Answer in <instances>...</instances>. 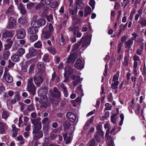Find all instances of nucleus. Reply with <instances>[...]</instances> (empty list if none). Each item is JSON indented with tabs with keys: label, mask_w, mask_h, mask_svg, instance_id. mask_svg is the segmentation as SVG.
Here are the masks:
<instances>
[{
	"label": "nucleus",
	"mask_w": 146,
	"mask_h": 146,
	"mask_svg": "<svg viewBox=\"0 0 146 146\" xmlns=\"http://www.w3.org/2000/svg\"><path fill=\"white\" fill-rule=\"evenodd\" d=\"M31 121L33 125L32 126L33 133L34 134V138L37 140L42 137L43 133L40 130L42 128L41 122L39 119L32 120Z\"/></svg>",
	"instance_id": "1"
},
{
	"label": "nucleus",
	"mask_w": 146,
	"mask_h": 146,
	"mask_svg": "<svg viewBox=\"0 0 146 146\" xmlns=\"http://www.w3.org/2000/svg\"><path fill=\"white\" fill-rule=\"evenodd\" d=\"M47 92V89L45 87L40 88L38 90V94L41 98L40 101H39L40 103L44 104L46 101L47 96L46 94Z\"/></svg>",
	"instance_id": "2"
},
{
	"label": "nucleus",
	"mask_w": 146,
	"mask_h": 146,
	"mask_svg": "<svg viewBox=\"0 0 146 146\" xmlns=\"http://www.w3.org/2000/svg\"><path fill=\"white\" fill-rule=\"evenodd\" d=\"M33 78H31L28 80L27 88L30 94L34 95L35 93V86L33 83Z\"/></svg>",
	"instance_id": "3"
},
{
	"label": "nucleus",
	"mask_w": 146,
	"mask_h": 146,
	"mask_svg": "<svg viewBox=\"0 0 146 146\" xmlns=\"http://www.w3.org/2000/svg\"><path fill=\"white\" fill-rule=\"evenodd\" d=\"M15 34V32L13 31H5L2 33L1 40L3 41L6 40L7 39L11 40Z\"/></svg>",
	"instance_id": "4"
},
{
	"label": "nucleus",
	"mask_w": 146,
	"mask_h": 146,
	"mask_svg": "<svg viewBox=\"0 0 146 146\" xmlns=\"http://www.w3.org/2000/svg\"><path fill=\"white\" fill-rule=\"evenodd\" d=\"M54 29L52 25L50 23L48 27H45L42 31V33L44 34V38H48L51 35V33L53 31Z\"/></svg>",
	"instance_id": "5"
},
{
	"label": "nucleus",
	"mask_w": 146,
	"mask_h": 146,
	"mask_svg": "<svg viewBox=\"0 0 146 146\" xmlns=\"http://www.w3.org/2000/svg\"><path fill=\"white\" fill-rule=\"evenodd\" d=\"M9 69L6 68L3 75V77L5 78L6 82L8 83H11L13 82V77L10 75L8 72Z\"/></svg>",
	"instance_id": "6"
},
{
	"label": "nucleus",
	"mask_w": 146,
	"mask_h": 146,
	"mask_svg": "<svg viewBox=\"0 0 146 146\" xmlns=\"http://www.w3.org/2000/svg\"><path fill=\"white\" fill-rule=\"evenodd\" d=\"M35 83L36 85L40 86L43 81V79L41 76H37L36 74L34 77Z\"/></svg>",
	"instance_id": "7"
},
{
	"label": "nucleus",
	"mask_w": 146,
	"mask_h": 146,
	"mask_svg": "<svg viewBox=\"0 0 146 146\" xmlns=\"http://www.w3.org/2000/svg\"><path fill=\"white\" fill-rule=\"evenodd\" d=\"M16 36L19 39H23L26 36V33L25 30L21 29L17 31Z\"/></svg>",
	"instance_id": "8"
},
{
	"label": "nucleus",
	"mask_w": 146,
	"mask_h": 146,
	"mask_svg": "<svg viewBox=\"0 0 146 146\" xmlns=\"http://www.w3.org/2000/svg\"><path fill=\"white\" fill-rule=\"evenodd\" d=\"M16 22L14 18L11 17L9 18L8 22V28L9 29H13L16 25Z\"/></svg>",
	"instance_id": "9"
},
{
	"label": "nucleus",
	"mask_w": 146,
	"mask_h": 146,
	"mask_svg": "<svg viewBox=\"0 0 146 146\" xmlns=\"http://www.w3.org/2000/svg\"><path fill=\"white\" fill-rule=\"evenodd\" d=\"M72 78L74 80L72 82V83L73 85L75 87L79 83L80 81L82 80V78H80V77L78 76H76L74 74H72Z\"/></svg>",
	"instance_id": "10"
},
{
	"label": "nucleus",
	"mask_w": 146,
	"mask_h": 146,
	"mask_svg": "<svg viewBox=\"0 0 146 146\" xmlns=\"http://www.w3.org/2000/svg\"><path fill=\"white\" fill-rule=\"evenodd\" d=\"M53 91L55 94H54L52 91H50V93L51 94L52 96L53 97L59 98L61 96V93L58 90V89L56 87H54L53 88Z\"/></svg>",
	"instance_id": "11"
},
{
	"label": "nucleus",
	"mask_w": 146,
	"mask_h": 146,
	"mask_svg": "<svg viewBox=\"0 0 146 146\" xmlns=\"http://www.w3.org/2000/svg\"><path fill=\"white\" fill-rule=\"evenodd\" d=\"M109 132L106 131V136L107 138V143L108 146H114V144L112 139L111 137L109 135Z\"/></svg>",
	"instance_id": "12"
},
{
	"label": "nucleus",
	"mask_w": 146,
	"mask_h": 146,
	"mask_svg": "<svg viewBox=\"0 0 146 146\" xmlns=\"http://www.w3.org/2000/svg\"><path fill=\"white\" fill-rule=\"evenodd\" d=\"M79 42H80V44H82V47H84L86 46H87L89 45L90 41H89L87 39L86 36L83 37L82 39V40Z\"/></svg>",
	"instance_id": "13"
},
{
	"label": "nucleus",
	"mask_w": 146,
	"mask_h": 146,
	"mask_svg": "<svg viewBox=\"0 0 146 146\" xmlns=\"http://www.w3.org/2000/svg\"><path fill=\"white\" fill-rule=\"evenodd\" d=\"M8 126L2 122H0V133L1 134H5L6 130L7 129Z\"/></svg>",
	"instance_id": "14"
},
{
	"label": "nucleus",
	"mask_w": 146,
	"mask_h": 146,
	"mask_svg": "<svg viewBox=\"0 0 146 146\" xmlns=\"http://www.w3.org/2000/svg\"><path fill=\"white\" fill-rule=\"evenodd\" d=\"M66 117L69 120L72 122H74L76 119V115L71 112L67 113L66 114Z\"/></svg>",
	"instance_id": "15"
},
{
	"label": "nucleus",
	"mask_w": 146,
	"mask_h": 146,
	"mask_svg": "<svg viewBox=\"0 0 146 146\" xmlns=\"http://www.w3.org/2000/svg\"><path fill=\"white\" fill-rule=\"evenodd\" d=\"M82 64V60L78 58L76 62L74 67L77 69L81 70L84 68V66Z\"/></svg>",
	"instance_id": "16"
},
{
	"label": "nucleus",
	"mask_w": 146,
	"mask_h": 146,
	"mask_svg": "<svg viewBox=\"0 0 146 146\" xmlns=\"http://www.w3.org/2000/svg\"><path fill=\"white\" fill-rule=\"evenodd\" d=\"M64 127L65 128L68 129L69 128H72L73 129L71 130V132L69 134L70 135H72L75 129L74 126L73 125H70V123L69 121H66L64 123Z\"/></svg>",
	"instance_id": "17"
},
{
	"label": "nucleus",
	"mask_w": 146,
	"mask_h": 146,
	"mask_svg": "<svg viewBox=\"0 0 146 146\" xmlns=\"http://www.w3.org/2000/svg\"><path fill=\"white\" fill-rule=\"evenodd\" d=\"M60 79L59 76L57 75L56 72H54L52 75V78L50 82H53L55 81L56 82L58 83L60 82Z\"/></svg>",
	"instance_id": "18"
},
{
	"label": "nucleus",
	"mask_w": 146,
	"mask_h": 146,
	"mask_svg": "<svg viewBox=\"0 0 146 146\" xmlns=\"http://www.w3.org/2000/svg\"><path fill=\"white\" fill-rule=\"evenodd\" d=\"M77 57L76 54L75 53L70 55L68 57L67 60V62L70 63L71 62H74Z\"/></svg>",
	"instance_id": "19"
},
{
	"label": "nucleus",
	"mask_w": 146,
	"mask_h": 146,
	"mask_svg": "<svg viewBox=\"0 0 146 146\" xmlns=\"http://www.w3.org/2000/svg\"><path fill=\"white\" fill-rule=\"evenodd\" d=\"M64 74L66 75H70L72 74L74 72L73 69L68 66H66L65 68Z\"/></svg>",
	"instance_id": "20"
},
{
	"label": "nucleus",
	"mask_w": 146,
	"mask_h": 146,
	"mask_svg": "<svg viewBox=\"0 0 146 146\" xmlns=\"http://www.w3.org/2000/svg\"><path fill=\"white\" fill-rule=\"evenodd\" d=\"M6 42L7 44L5 46L4 49L5 50H7L11 47L13 43V41L10 39H7L6 40Z\"/></svg>",
	"instance_id": "21"
},
{
	"label": "nucleus",
	"mask_w": 146,
	"mask_h": 146,
	"mask_svg": "<svg viewBox=\"0 0 146 146\" xmlns=\"http://www.w3.org/2000/svg\"><path fill=\"white\" fill-rule=\"evenodd\" d=\"M82 0H76V7L79 9H82L84 7V5L82 2Z\"/></svg>",
	"instance_id": "22"
},
{
	"label": "nucleus",
	"mask_w": 146,
	"mask_h": 146,
	"mask_svg": "<svg viewBox=\"0 0 146 146\" xmlns=\"http://www.w3.org/2000/svg\"><path fill=\"white\" fill-rule=\"evenodd\" d=\"M13 6L11 5L8 8V9L5 11V13L7 14L10 15H12L15 13V11L13 9Z\"/></svg>",
	"instance_id": "23"
},
{
	"label": "nucleus",
	"mask_w": 146,
	"mask_h": 146,
	"mask_svg": "<svg viewBox=\"0 0 146 146\" xmlns=\"http://www.w3.org/2000/svg\"><path fill=\"white\" fill-rule=\"evenodd\" d=\"M91 13V9L90 7L89 6H86L85 7L84 11V16L86 17Z\"/></svg>",
	"instance_id": "24"
},
{
	"label": "nucleus",
	"mask_w": 146,
	"mask_h": 146,
	"mask_svg": "<svg viewBox=\"0 0 146 146\" xmlns=\"http://www.w3.org/2000/svg\"><path fill=\"white\" fill-rule=\"evenodd\" d=\"M38 31V30L33 27L29 28L28 29V32L29 34H33Z\"/></svg>",
	"instance_id": "25"
},
{
	"label": "nucleus",
	"mask_w": 146,
	"mask_h": 146,
	"mask_svg": "<svg viewBox=\"0 0 146 146\" xmlns=\"http://www.w3.org/2000/svg\"><path fill=\"white\" fill-rule=\"evenodd\" d=\"M37 20L39 27L44 26L46 24V21L43 18H40Z\"/></svg>",
	"instance_id": "26"
},
{
	"label": "nucleus",
	"mask_w": 146,
	"mask_h": 146,
	"mask_svg": "<svg viewBox=\"0 0 146 146\" xmlns=\"http://www.w3.org/2000/svg\"><path fill=\"white\" fill-rule=\"evenodd\" d=\"M19 56L16 54L13 55L11 56V59L14 62H18L19 61L20 59Z\"/></svg>",
	"instance_id": "27"
},
{
	"label": "nucleus",
	"mask_w": 146,
	"mask_h": 146,
	"mask_svg": "<svg viewBox=\"0 0 146 146\" xmlns=\"http://www.w3.org/2000/svg\"><path fill=\"white\" fill-rule=\"evenodd\" d=\"M82 86V85H80V86L77 88V89L76 90V92L80 96H82L84 95L83 94V90L81 88Z\"/></svg>",
	"instance_id": "28"
},
{
	"label": "nucleus",
	"mask_w": 146,
	"mask_h": 146,
	"mask_svg": "<svg viewBox=\"0 0 146 146\" xmlns=\"http://www.w3.org/2000/svg\"><path fill=\"white\" fill-rule=\"evenodd\" d=\"M29 53L31 56H34L36 54V50L33 48H31L29 49Z\"/></svg>",
	"instance_id": "29"
},
{
	"label": "nucleus",
	"mask_w": 146,
	"mask_h": 146,
	"mask_svg": "<svg viewBox=\"0 0 146 146\" xmlns=\"http://www.w3.org/2000/svg\"><path fill=\"white\" fill-rule=\"evenodd\" d=\"M133 43V41L132 40V39L130 38L125 42V46L128 48H130L132 45Z\"/></svg>",
	"instance_id": "30"
},
{
	"label": "nucleus",
	"mask_w": 146,
	"mask_h": 146,
	"mask_svg": "<svg viewBox=\"0 0 146 146\" xmlns=\"http://www.w3.org/2000/svg\"><path fill=\"white\" fill-rule=\"evenodd\" d=\"M25 52V50L23 48H19L17 51V54L21 56H22Z\"/></svg>",
	"instance_id": "31"
},
{
	"label": "nucleus",
	"mask_w": 146,
	"mask_h": 146,
	"mask_svg": "<svg viewBox=\"0 0 146 146\" xmlns=\"http://www.w3.org/2000/svg\"><path fill=\"white\" fill-rule=\"evenodd\" d=\"M50 122L49 120L47 117L45 118L42 121V123L43 124L46 126H48Z\"/></svg>",
	"instance_id": "32"
},
{
	"label": "nucleus",
	"mask_w": 146,
	"mask_h": 146,
	"mask_svg": "<svg viewBox=\"0 0 146 146\" xmlns=\"http://www.w3.org/2000/svg\"><path fill=\"white\" fill-rule=\"evenodd\" d=\"M48 50L50 53L53 55L56 54V50L54 48L49 47L48 48Z\"/></svg>",
	"instance_id": "33"
},
{
	"label": "nucleus",
	"mask_w": 146,
	"mask_h": 146,
	"mask_svg": "<svg viewBox=\"0 0 146 146\" xmlns=\"http://www.w3.org/2000/svg\"><path fill=\"white\" fill-rule=\"evenodd\" d=\"M38 25L37 20L33 21L31 23V27L36 29L39 27Z\"/></svg>",
	"instance_id": "34"
},
{
	"label": "nucleus",
	"mask_w": 146,
	"mask_h": 146,
	"mask_svg": "<svg viewBox=\"0 0 146 146\" xmlns=\"http://www.w3.org/2000/svg\"><path fill=\"white\" fill-rule=\"evenodd\" d=\"M38 39V36L36 35H33L30 36L29 40L31 42H33L36 40Z\"/></svg>",
	"instance_id": "35"
},
{
	"label": "nucleus",
	"mask_w": 146,
	"mask_h": 146,
	"mask_svg": "<svg viewBox=\"0 0 146 146\" xmlns=\"http://www.w3.org/2000/svg\"><path fill=\"white\" fill-rule=\"evenodd\" d=\"M66 38L65 36L62 34L59 36V41L60 42H63L66 40Z\"/></svg>",
	"instance_id": "36"
},
{
	"label": "nucleus",
	"mask_w": 146,
	"mask_h": 146,
	"mask_svg": "<svg viewBox=\"0 0 146 146\" xmlns=\"http://www.w3.org/2000/svg\"><path fill=\"white\" fill-rule=\"evenodd\" d=\"M80 45V42H78L75 43L73 46L72 51H75L77 50Z\"/></svg>",
	"instance_id": "37"
},
{
	"label": "nucleus",
	"mask_w": 146,
	"mask_h": 146,
	"mask_svg": "<svg viewBox=\"0 0 146 146\" xmlns=\"http://www.w3.org/2000/svg\"><path fill=\"white\" fill-rule=\"evenodd\" d=\"M17 140L19 142V144L22 145L24 143L25 140L23 137L20 135L17 137Z\"/></svg>",
	"instance_id": "38"
},
{
	"label": "nucleus",
	"mask_w": 146,
	"mask_h": 146,
	"mask_svg": "<svg viewBox=\"0 0 146 146\" xmlns=\"http://www.w3.org/2000/svg\"><path fill=\"white\" fill-rule=\"evenodd\" d=\"M113 83H112L111 85V88L114 89H115L117 88L118 85L119 84L118 81H115L113 82Z\"/></svg>",
	"instance_id": "39"
},
{
	"label": "nucleus",
	"mask_w": 146,
	"mask_h": 146,
	"mask_svg": "<svg viewBox=\"0 0 146 146\" xmlns=\"http://www.w3.org/2000/svg\"><path fill=\"white\" fill-rule=\"evenodd\" d=\"M141 26L142 27H145L146 26V19L142 18L139 22Z\"/></svg>",
	"instance_id": "40"
},
{
	"label": "nucleus",
	"mask_w": 146,
	"mask_h": 146,
	"mask_svg": "<svg viewBox=\"0 0 146 146\" xmlns=\"http://www.w3.org/2000/svg\"><path fill=\"white\" fill-rule=\"evenodd\" d=\"M34 46L35 47L38 48H41L42 44L40 41H38L34 44Z\"/></svg>",
	"instance_id": "41"
},
{
	"label": "nucleus",
	"mask_w": 146,
	"mask_h": 146,
	"mask_svg": "<svg viewBox=\"0 0 146 146\" xmlns=\"http://www.w3.org/2000/svg\"><path fill=\"white\" fill-rule=\"evenodd\" d=\"M10 54V52L8 51L4 52L3 53V57L5 59H7Z\"/></svg>",
	"instance_id": "42"
},
{
	"label": "nucleus",
	"mask_w": 146,
	"mask_h": 146,
	"mask_svg": "<svg viewBox=\"0 0 146 146\" xmlns=\"http://www.w3.org/2000/svg\"><path fill=\"white\" fill-rule=\"evenodd\" d=\"M59 3H58L57 1H55L52 2L50 4V7L52 8H55L58 6Z\"/></svg>",
	"instance_id": "43"
},
{
	"label": "nucleus",
	"mask_w": 146,
	"mask_h": 146,
	"mask_svg": "<svg viewBox=\"0 0 146 146\" xmlns=\"http://www.w3.org/2000/svg\"><path fill=\"white\" fill-rule=\"evenodd\" d=\"M9 114L8 112L4 111L2 113V117L3 118L6 119L9 116Z\"/></svg>",
	"instance_id": "44"
},
{
	"label": "nucleus",
	"mask_w": 146,
	"mask_h": 146,
	"mask_svg": "<svg viewBox=\"0 0 146 146\" xmlns=\"http://www.w3.org/2000/svg\"><path fill=\"white\" fill-rule=\"evenodd\" d=\"M36 5L35 6V9L37 10L41 9L43 6V4L42 3H36Z\"/></svg>",
	"instance_id": "45"
},
{
	"label": "nucleus",
	"mask_w": 146,
	"mask_h": 146,
	"mask_svg": "<svg viewBox=\"0 0 146 146\" xmlns=\"http://www.w3.org/2000/svg\"><path fill=\"white\" fill-rule=\"evenodd\" d=\"M26 22V19L25 18H23L22 17L19 18L18 19L19 23L21 24H24Z\"/></svg>",
	"instance_id": "46"
},
{
	"label": "nucleus",
	"mask_w": 146,
	"mask_h": 146,
	"mask_svg": "<svg viewBox=\"0 0 146 146\" xmlns=\"http://www.w3.org/2000/svg\"><path fill=\"white\" fill-rule=\"evenodd\" d=\"M59 84L60 88L62 91L63 92L67 90L66 87L64 84L60 83Z\"/></svg>",
	"instance_id": "47"
},
{
	"label": "nucleus",
	"mask_w": 146,
	"mask_h": 146,
	"mask_svg": "<svg viewBox=\"0 0 146 146\" xmlns=\"http://www.w3.org/2000/svg\"><path fill=\"white\" fill-rule=\"evenodd\" d=\"M94 118V117L92 116L87 121L85 124H87V125H88V126H90V124L92 123L93 122Z\"/></svg>",
	"instance_id": "48"
},
{
	"label": "nucleus",
	"mask_w": 146,
	"mask_h": 146,
	"mask_svg": "<svg viewBox=\"0 0 146 146\" xmlns=\"http://www.w3.org/2000/svg\"><path fill=\"white\" fill-rule=\"evenodd\" d=\"M119 77V74L118 73H117L113 76V82L115 81H118V77Z\"/></svg>",
	"instance_id": "49"
},
{
	"label": "nucleus",
	"mask_w": 146,
	"mask_h": 146,
	"mask_svg": "<svg viewBox=\"0 0 146 146\" xmlns=\"http://www.w3.org/2000/svg\"><path fill=\"white\" fill-rule=\"evenodd\" d=\"M89 146H96V142L95 140L92 139L89 142Z\"/></svg>",
	"instance_id": "50"
},
{
	"label": "nucleus",
	"mask_w": 146,
	"mask_h": 146,
	"mask_svg": "<svg viewBox=\"0 0 146 146\" xmlns=\"http://www.w3.org/2000/svg\"><path fill=\"white\" fill-rule=\"evenodd\" d=\"M120 117L121 120L119 123V125L120 126H121L123 123V121L124 119V116L123 114V113H121L120 115Z\"/></svg>",
	"instance_id": "51"
},
{
	"label": "nucleus",
	"mask_w": 146,
	"mask_h": 146,
	"mask_svg": "<svg viewBox=\"0 0 146 146\" xmlns=\"http://www.w3.org/2000/svg\"><path fill=\"white\" fill-rule=\"evenodd\" d=\"M43 59L45 62H49L48 55L47 54H45L44 55Z\"/></svg>",
	"instance_id": "52"
},
{
	"label": "nucleus",
	"mask_w": 146,
	"mask_h": 146,
	"mask_svg": "<svg viewBox=\"0 0 146 146\" xmlns=\"http://www.w3.org/2000/svg\"><path fill=\"white\" fill-rule=\"evenodd\" d=\"M100 136L99 135L97 132L94 135V137L96 140V141L98 142H99L100 141L101 138Z\"/></svg>",
	"instance_id": "53"
},
{
	"label": "nucleus",
	"mask_w": 146,
	"mask_h": 146,
	"mask_svg": "<svg viewBox=\"0 0 146 146\" xmlns=\"http://www.w3.org/2000/svg\"><path fill=\"white\" fill-rule=\"evenodd\" d=\"M9 64L8 66V68L12 69L13 68V66L15 65V63L11 62V60L9 61Z\"/></svg>",
	"instance_id": "54"
},
{
	"label": "nucleus",
	"mask_w": 146,
	"mask_h": 146,
	"mask_svg": "<svg viewBox=\"0 0 146 146\" xmlns=\"http://www.w3.org/2000/svg\"><path fill=\"white\" fill-rule=\"evenodd\" d=\"M38 68L39 69H41L44 67V64L42 62H39L37 65Z\"/></svg>",
	"instance_id": "55"
},
{
	"label": "nucleus",
	"mask_w": 146,
	"mask_h": 146,
	"mask_svg": "<svg viewBox=\"0 0 146 146\" xmlns=\"http://www.w3.org/2000/svg\"><path fill=\"white\" fill-rule=\"evenodd\" d=\"M90 5L92 7V9H94V8L95 2L93 0H91L89 3Z\"/></svg>",
	"instance_id": "56"
},
{
	"label": "nucleus",
	"mask_w": 146,
	"mask_h": 146,
	"mask_svg": "<svg viewBox=\"0 0 146 146\" xmlns=\"http://www.w3.org/2000/svg\"><path fill=\"white\" fill-rule=\"evenodd\" d=\"M116 114H113L111 116V121L113 123H115L116 122L115 119V117L116 116Z\"/></svg>",
	"instance_id": "57"
},
{
	"label": "nucleus",
	"mask_w": 146,
	"mask_h": 146,
	"mask_svg": "<svg viewBox=\"0 0 146 146\" xmlns=\"http://www.w3.org/2000/svg\"><path fill=\"white\" fill-rule=\"evenodd\" d=\"M131 35L133 36V37L132 38H130L132 39V40L133 41V40L135 41L136 38L138 36L137 34V33L134 32L132 33Z\"/></svg>",
	"instance_id": "58"
},
{
	"label": "nucleus",
	"mask_w": 146,
	"mask_h": 146,
	"mask_svg": "<svg viewBox=\"0 0 146 146\" xmlns=\"http://www.w3.org/2000/svg\"><path fill=\"white\" fill-rule=\"evenodd\" d=\"M110 113L109 111H106L105 113V115L102 117V119H106L107 117H109Z\"/></svg>",
	"instance_id": "59"
},
{
	"label": "nucleus",
	"mask_w": 146,
	"mask_h": 146,
	"mask_svg": "<svg viewBox=\"0 0 146 146\" xmlns=\"http://www.w3.org/2000/svg\"><path fill=\"white\" fill-rule=\"evenodd\" d=\"M34 5V3L30 2L27 4V7L28 9H31Z\"/></svg>",
	"instance_id": "60"
},
{
	"label": "nucleus",
	"mask_w": 146,
	"mask_h": 146,
	"mask_svg": "<svg viewBox=\"0 0 146 146\" xmlns=\"http://www.w3.org/2000/svg\"><path fill=\"white\" fill-rule=\"evenodd\" d=\"M27 109L29 111H32L34 109V106L32 104H30L28 106Z\"/></svg>",
	"instance_id": "61"
},
{
	"label": "nucleus",
	"mask_w": 146,
	"mask_h": 146,
	"mask_svg": "<svg viewBox=\"0 0 146 146\" xmlns=\"http://www.w3.org/2000/svg\"><path fill=\"white\" fill-rule=\"evenodd\" d=\"M50 138L52 140H54V139L56 137V135L55 134L52 133V132L50 133Z\"/></svg>",
	"instance_id": "62"
},
{
	"label": "nucleus",
	"mask_w": 146,
	"mask_h": 146,
	"mask_svg": "<svg viewBox=\"0 0 146 146\" xmlns=\"http://www.w3.org/2000/svg\"><path fill=\"white\" fill-rule=\"evenodd\" d=\"M15 99H17V100H19L20 99V96L19 93L17 92L15 93Z\"/></svg>",
	"instance_id": "63"
},
{
	"label": "nucleus",
	"mask_w": 146,
	"mask_h": 146,
	"mask_svg": "<svg viewBox=\"0 0 146 146\" xmlns=\"http://www.w3.org/2000/svg\"><path fill=\"white\" fill-rule=\"evenodd\" d=\"M27 66L26 64L23 65L21 67L22 69L24 72H27Z\"/></svg>",
	"instance_id": "64"
}]
</instances>
